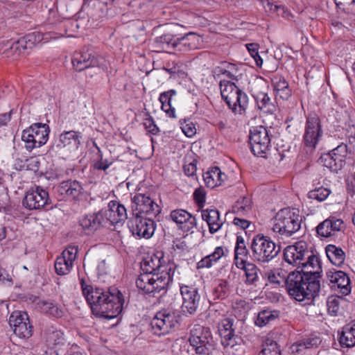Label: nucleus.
Listing matches in <instances>:
<instances>
[{"instance_id":"obj_1","label":"nucleus","mask_w":355,"mask_h":355,"mask_svg":"<svg viewBox=\"0 0 355 355\" xmlns=\"http://www.w3.org/2000/svg\"><path fill=\"white\" fill-rule=\"evenodd\" d=\"M82 291L92 313L97 317L112 319L117 317L123 310L124 299L116 288L105 290L85 284L81 280Z\"/></svg>"},{"instance_id":"obj_2","label":"nucleus","mask_w":355,"mask_h":355,"mask_svg":"<svg viewBox=\"0 0 355 355\" xmlns=\"http://www.w3.org/2000/svg\"><path fill=\"white\" fill-rule=\"evenodd\" d=\"M307 270H295L290 272L286 280V287L288 295L299 302L311 300L318 293L320 289V274H312Z\"/></svg>"},{"instance_id":"obj_3","label":"nucleus","mask_w":355,"mask_h":355,"mask_svg":"<svg viewBox=\"0 0 355 355\" xmlns=\"http://www.w3.org/2000/svg\"><path fill=\"white\" fill-rule=\"evenodd\" d=\"M284 257L288 263L300 267L301 270H308L306 272H311V270H314L316 271L315 274H321L322 271L319 257L308 248V244L304 241L287 246L284 251Z\"/></svg>"},{"instance_id":"obj_4","label":"nucleus","mask_w":355,"mask_h":355,"mask_svg":"<svg viewBox=\"0 0 355 355\" xmlns=\"http://www.w3.org/2000/svg\"><path fill=\"white\" fill-rule=\"evenodd\" d=\"M298 210L290 207L280 209L272 218L271 230L282 236L290 237L301 227Z\"/></svg>"},{"instance_id":"obj_5","label":"nucleus","mask_w":355,"mask_h":355,"mask_svg":"<svg viewBox=\"0 0 355 355\" xmlns=\"http://www.w3.org/2000/svg\"><path fill=\"white\" fill-rule=\"evenodd\" d=\"M220 94L228 107L235 113L243 114L248 106V97L234 83L221 80Z\"/></svg>"},{"instance_id":"obj_6","label":"nucleus","mask_w":355,"mask_h":355,"mask_svg":"<svg viewBox=\"0 0 355 355\" xmlns=\"http://www.w3.org/2000/svg\"><path fill=\"white\" fill-rule=\"evenodd\" d=\"M250 249L252 259L263 263L270 261L281 250L280 246L274 243L270 238L260 234L252 239Z\"/></svg>"},{"instance_id":"obj_7","label":"nucleus","mask_w":355,"mask_h":355,"mask_svg":"<svg viewBox=\"0 0 355 355\" xmlns=\"http://www.w3.org/2000/svg\"><path fill=\"white\" fill-rule=\"evenodd\" d=\"M189 340L198 355H212L216 352V343L208 327L194 325L191 330Z\"/></svg>"},{"instance_id":"obj_8","label":"nucleus","mask_w":355,"mask_h":355,"mask_svg":"<svg viewBox=\"0 0 355 355\" xmlns=\"http://www.w3.org/2000/svg\"><path fill=\"white\" fill-rule=\"evenodd\" d=\"M180 320V315L178 311L171 309H162L151 320V331L157 336L166 335L179 324Z\"/></svg>"},{"instance_id":"obj_9","label":"nucleus","mask_w":355,"mask_h":355,"mask_svg":"<svg viewBox=\"0 0 355 355\" xmlns=\"http://www.w3.org/2000/svg\"><path fill=\"white\" fill-rule=\"evenodd\" d=\"M232 318H224L218 324V332L221 337V343L226 352L233 355H239L242 346L238 343L240 338L236 335V324Z\"/></svg>"},{"instance_id":"obj_10","label":"nucleus","mask_w":355,"mask_h":355,"mask_svg":"<svg viewBox=\"0 0 355 355\" xmlns=\"http://www.w3.org/2000/svg\"><path fill=\"white\" fill-rule=\"evenodd\" d=\"M49 127L46 123H36L22 132L21 139L26 148L31 150L45 144L49 139Z\"/></svg>"},{"instance_id":"obj_11","label":"nucleus","mask_w":355,"mask_h":355,"mask_svg":"<svg viewBox=\"0 0 355 355\" xmlns=\"http://www.w3.org/2000/svg\"><path fill=\"white\" fill-rule=\"evenodd\" d=\"M135 283L139 289L146 293H159L168 286L169 276L166 272L164 274V276L144 272L137 277Z\"/></svg>"},{"instance_id":"obj_12","label":"nucleus","mask_w":355,"mask_h":355,"mask_svg":"<svg viewBox=\"0 0 355 355\" xmlns=\"http://www.w3.org/2000/svg\"><path fill=\"white\" fill-rule=\"evenodd\" d=\"M132 211L135 216L144 214L146 216L155 218L160 212V207L146 193H136L132 198Z\"/></svg>"},{"instance_id":"obj_13","label":"nucleus","mask_w":355,"mask_h":355,"mask_svg":"<svg viewBox=\"0 0 355 355\" xmlns=\"http://www.w3.org/2000/svg\"><path fill=\"white\" fill-rule=\"evenodd\" d=\"M51 203L49 193L40 186L30 188L22 200V205L28 210H41Z\"/></svg>"},{"instance_id":"obj_14","label":"nucleus","mask_w":355,"mask_h":355,"mask_svg":"<svg viewBox=\"0 0 355 355\" xmlns=\"http://www.w3.org/2000/svg\"><path fill=\"white\" fill-rule=\"evenodd\" d=\"M322 136V130L319 117L315 114H309L306 118L303 144L305 147L314 149Z\"/></svg>"},{"instance_id":"obj_15","label":"nucleus","mask_w":355,"mask_h":355,"mask_svg":"<svg viewBox=\"0 0 355 355\" xmlns=\"http://www.w3.org/2000/svg\"><path fill=\"white\" fill-rule=\"evenodd\" d=\"M250 144L251 150L254 155L263 156L270 146V138L268 130L262 126L253 128L250 130Z\"/></svg>"},{"instance_id":"obj_16","label":"nucleus","mask_w":355,"mask_h":355,"mask_svg":"<svg viewBox=\"0 0 355 355\" xmlns=\"http://www.w3.org/2000/svg\"><path fill=\"white\" fill-rule=\"evenodd\" d=\"M141 268L146 273L150 275L164 276V274L166 272L169 276V282L172 280L175 272V266L173 263L162 265L159 257L157 256L146 259L141 266Z\"/></svg>"},{"instance_id":"obj_17","label":"nucleus","mask_w":355,"mask_h":355,"mask_svg":"<svg viewBox=\"0 0 355 355\" xmlns=\"http://www.w3.org/2000/svg\"><path fill=\"white\" fill-rule=\"evenodd\" d=\"M77 252V247H69L56 259L55 261V270L58 275H65L71 271L73 261L76 259Z\"/></svg>"},{"instance_id":"obj_18","label":"nucleus","mask_w":355,"mask_h":355,"mask_svg":"<svg viewBox=\"0 0 355 355\" xmlns=\"http://www.w3.org/2000/svg\"><path fill=\"white\" fill-rule=\"evenodd\" d=\"M180 293L183 300L182 311L191 315L194 314L198 307L200 298L198 290L189 286H182Z\"/></svg>"},{"instance_id":"obj_19","label":"nucleus","mask_w":355,"mask_h":355,"mask_svg":"<svg viewBox=\"0 0 355 355\" xmlns=\"http://www.w3.org/2000/svg\"><path fill=\"white\" fill-rule=\"evenodd\" d=\"M154 218L146 216L143 217L138 215L136 216L135 223L132 225V232L139 237L150 239L154 234L156 227V223Z\"/></svg>"},{"instance_id":"obj_20","label":"nucleus","mask_w":355,"mask_h":355,"mask_svg":"<svg viewBox=\"0 0 355 355\" xmlns=\"http://www.w3.org/2000/svg\"><path fill=\"white\" fill-rule=\"evenodd\" d=\"M326 277L332 288L340 289V292L344 295L350 293V279L346 272L331 269L327 272Z\"/></svg>"},{"instance_id":"obj_21","label":"nucleus","mask_w":355,"mask_h":355,"mask_svg":"<svg viewBox=\"0 0 355 355\" xmlns=\"http://www.w3.org/2000/svg\"><path fill=\"white\" fill-rule=\"evenodd\" d=\"M169 216L178 227L184 232H190L196 227V218L184 209L173 210Z\"/></svg>"},{"instance_id":"obj_22","label":"nucleus","mask_w":355,"mask_h":355,"mask_svg":"<svg viewBox=\"0 0 355 355\" xmlns=\"http://www.w3.org/2000/svg\"><path fill=\"white\" fill-rule=\"evenodd\" d=\"M81 133L74 130L64 131L59 137V141L52 149L60 150L67 148L69 150H76L80 145Z\"/></svg>"},{"instance_id":"obj_23","label":"nucleus","mask_w":355,"mask_h":355,"mask_svg":"<svg viewBox=\"0 0 355 355\" xmlns=\"http://www.w3.org/2000/svg\"><path fill=\"white\" fill-rule=\"evenodd\" d=\"M103 215L106 217V223L114 225L127 218L125 207L119 202L112 200L108 204V209L103 210Z\"/></svg>"},{"instance_id":"obj_24","label":"nucleus","mask_w":355,"mask_h":355,"mask_svg":"<svg viewBox=\"0 0 355 355\" xmlns=\"http://www.w3.org/2000/svg\"><path fill=\"white\" fill-rule=\"evenodd\" d=\"M80 225L86 234H90L107 225L106 217H105L103 211L101 210L98 213L83 216L80 220Z\"/></svg>"},{"instance_id":"obj_25","label":"nucleus","mask_w":355,"mask_h":355,"mask_svg":"<svg viewBox=\"0 0 355 355\" xmlns=\"http://www.w3.org/2000/svg\"><path fill=\"white\" fill-rule=\"evenodd\" d=\"M344 228L345 225L343 220L335 217H329L318 225L316 231L320 236L329 237Z\"/></svg>"},{"instance_id":"obj_26","label":"nucleus","mask_w":355,"mask_h":355,"mask_svg":"<svg viewBox=\"0 0 355 355\" xmlns=\"http://www.w3.org/2000/svg\"><path fill=\"white\" fill-rule=\"evenodd\" d=\"M201 216L202 220L207 222L211 234L218 232L223 224L219 211L216 209H203L201 211Z\"/></svg>"},{"instance_id":"obj_27","label":"nucleus","mask_w":355,"mask_h":355,"mask_svg":"<svg viewBox=\"0 0 355 355\" xmlns=\"http://www.w3.org/2000/svg\"><path fill=\"white\" fill-rule=\"evenodd\" d=\"M96 63L97 62L94 58L91 60V53L89 51L76 53L72 60L73 67L78 71H88L91 67H94Z\"/></svg>"},{"instance_id":"obj_28","label":"nucleus","mask_w":355,"mask_h":355,"mask_svg":"<svg viewBox=\"0 0 355 355\" xmlns=\"http://www.w3.org/2000/svg\"><path fill=\"white\" fill-rule=\"evenodd\" d=\"M83 187L76 180L62 182L58 187V192L64 196L78 198L82 193Z\"/></svg>"},{"instance_id":"obj_29","label":"nucleus","mask_w":355,"mask_h":355,"mask_svg":"<svg viewBox=\"0 0 355 355\" xmlns=\"http://www.w3.org/2000/svg\"><path fill=\"white\" fill-rule=\"evenodd\" d=\"M236 265L245 271V283L248 285H256L259 280L258 272L259 271L257 266L252 263L247 262L243 258L240 262L236 263Z\"/></svg>"},{"instance_id":"obj_30","label":"nucleus","mask_w":355,"mask_h":355,"mask_svg":"<svg viewBox=\"0 0 355 355\" xmlns=\"http://www.w3.org/2000/svg\"><path fill=\"white\" fill-rule=\"evenodd\" d=\"M226 175L222 173L218 167L212 168L203 175L206 185L210 188H214L221 185L226 180Z\"/></svg>"},{"instance_id":"obj_31","label":"nucleus","mask_w":355,"mask_h":355,"mask_svg":"<svg viewBox=\"0 0 355 355\" xmlns=\"http://www.w3.org/2000/svg\"><path fill=\"white\" fill-rule=\"evenodd\" d=\"M339 343L342 347H352L355 345V320L343 328Z\"/></svg>"},{"instance_id":"obj_32","label":"nucleus","mask_w":355,"mask_h":355,"mask_svg":"<svg viewBox=\"0 0 355 355\" xmlns=\"http://www.w3.org/2000/svg\"><path fill=\"white\" fill-rule=\"evenodd\" d=\"M325 252L329 261L335 266H340L345 260V253L340 247L335 245H328Z\"/></svg>"},{"instance_id":"obj_33","label":"nucleus","mask_w":355,"mask_h":355,"mask_svg":"<svg viewBox=\"0 0 355 355\" xmlns=\"http://www.w3.org/2000/svg\"><path fill=\"white\" fill-rule=\"evenodd\" d=\"M272 84L277 96H279L283 100H287L291 96L288 83L284 78H275Z\"/></svg>"},{"instance_id":"obj_34","label":"nucleus","mask_w":355,"mask_h":355,"mask_svg":"<svg viewBox=\"0 0 355 355\" xmlns=\"http://www.w3.org/2000/svg\"><path fill=\"white\" fill-rule=\"evenodd\" d=\"M189 36H193L199 40V37L196 36L194 33L191 32L181 37H178L177 35L174 36L171 34H165L157 37L156 39V42L158 44H178L180 41L187 40ZM197 42H199V41ZM201 42V38L200 37V43Z\"/></svg>"},{"instance_id":"obj_35","label":"nucleus","mask_w":355,"mask_h":355,"mask_svg":"<svg viewBox=\"0 0 355 355\" xmlns=\"http://www.w3.org/2000/svg\"><path fill=\"white\" fill-rule=\"evenodd\" d=\"M257 105L259 109L263 112L272 114L276 110L275 105L271 102L270 98L266 93L259 94L257 98Z\"/></svg>"},{"instance_id":"obj_36","label":"nucleus","mask_w":355,"mask_h":355,"mask_svg":"<svg viewBox=\"0 0 355 355\" xmlns=\"http://www.w3.org/2000/svg\"><path fill=\"white\" fill-rule=\"evenodd\" d=\"M230 286L227 281L218 279L217 284L213 290L214 300H223L228 296Z\"/></svg>"},{"instance_id":"obj_37","label":"nucleus","mask_w":355,"mask_h":355,"mask_svg":"<svg viewBox=\"0 0 355 355\" xmlns=\"http://www.w3.org/2000/svg\"><path fill=\"white\" fill-rule=\"evenodd\" d=\"M329 153L336 159L338 164L343 168L345 164V159L348 155V148L347 144L342 143Z\"/></svg>"},{"instance_id":"obj_38","label":"nucleus","mask_w":355,"mask_h":355,"mask_svg":"<svg viewBox=\"0 0 355 355\" xmlns=\"http://www.w3.org/2000/svg\"><path fill=\"white\" fill-rule=\"evenodd\" d=\"M266 8L268 9V11L275 12L277 15L281 16L287 20H291L293 17L291 11L284 6L276 5L268 1Z\"/></svg>"},{"instance_id":"obj_39","label":"nucleus","mask_w":355,"mask_h":355,"mask_svg":"<svg viewBox=\"0 0 355 355\" xmlns=\"http://www.w3.org/2000/svg\"><path fill=\"white\" fill-rule=\"evenodd\" d=\"M251 209V200L247 197H243L242 199L239 200L236 204L232 207V212L242 216L248 212Z\"/></svg>"},{"instance_id":"obj_40","label":"nucleus","mask_w":355,"mask_h":355,"mask_svg":"<svg viewBox=\"0 0 355 355\" xmlns=\"http://www.w3.org/2000/svg\"><path fill=\"white\" fill-rule=\"evenodd\" d=\"M235 257L234 259L236 263L240 262L241 259H244L248 254V250L246 248L244 239L241 236H238L236 238V243L235 247Z\"/></svg>"},{"instance_id":"obj_41","label":"nucleus","mask_w":355,"mask_h":355,"mask_svg":"<svg viewBox=\"0 0 355 355\" xmlns=\"http://www.w3.org/2000/svg\"><path fill=\"white\" fill-rule=\"evenodd\" d=\"M319 162L322 165L329 168L333 172H338L342 168L330 153L322 155L320 157Z\"/></svg>"},{"instance_id":"obj_42","label":"nucleus","mask_w":355,"mask_h":355,"mask_svg":"<svg viewBox=\"0 0 355 355\" xmlns=\"http://www.w3.org/2000/svg\"><path fill=\"white\" fill-rule=\"evenodd\" d=\"M26 321H28L27 313L21 311L12 312L9 318V324L12 329L19 327Z\"/></svg>"},{"instance_id":"obj_43","label":"nucleus","mask_w":355,"mask_h":355,"mask_svg":"<svg viewBox=\"0 0 355 355\" xmlns=\"http://www.w3.org/2000/svg\"><path fill=\"white\" fill-rule=\"evenodd\" d=\"M259 355H281L277 343L271 340H267L263 345Z\"/></svg>"},{"instance_id":"obj_44","label":"nucleus","mask_w":355,"mask_h":355,"mask_svg":"<svg viewBox=\"0 0 355 355\" xmlns=\"http://www.w3.org/2000/svg\"><path fill=\"white\" fill-rule=\"evenodd\" d=\"M331 193V191L323 187L316 188L308 193V197L310 199L316 200L319 202L324 201Z\"/></svg>"},{"instance_id":"obj_45","label":"nucleus","mask_w":355,"mask_h":355,"mask_svg":"<svg viewBox=\"0 0 355 355\" xmlns=\"http://www.w3.org/2000/svg\"><path fill=\"white\" fill-rule=\"evenodd\" d=\"M275 315L272 311L268 310H263L260 311L255 320V324L261 327L266 325L270 321L275 319Z\"/></svg>"},{"instance_id":"obj_46","label":"nucleus","mask_w":355,"mask_h":355,"mask_svg":"<svg viewBox=\"0 0 355 355\" xmlns=\"http://www.w3.org/2000/svg\"><path fill=\"white\" fill-rule=\"evenodd\" d=\"M13 332L19 338H29L32 335L33 327L28 321L12 329Z\"/></svg>"},{"instance_id":"obj_47","label":"nucleus","mask_w":355,"mask_h":355,"mask_svg":"<svg viewBox=\"0 0 355 355\" xmlns=\"http://www.w3.org/2000/svg\"><path fill=\"white\" fill-rule=\"evenodd\" d=\"M343 300L342 297L338 296H330L327 302L328 312L334 315H336L339 310L340 302Z\"/></svg>"},{"instance_id":"obj_48","label":"nucleus","mask_w":355,"mask_h":355,"mask_svg":"<svg viewBox=\"0 0 355 355\" xmlns=\"http://www.w3.org/2000/svg\"><path fill=\"white\" fill-rule=\"evenodd\" d=\"M235 65L231 63H227V69L223 67H216L214 72L216 76L224 75L225 77L232 80L235 79V74L233 73V71L235 70Z\"/></svg>"},{"instance_id":"obj_49","label":"nucleus","mask_w":355,"mask_h":355,"mask_svg":"<svg viewBox=\"0 0 355 355\" xmlns=\"http://www.w3.org/2000/svg\"><path fill=\"white\" fill-rule=\"evenodd\" d=\"M94 146L96 147L97 150H98V160L95 162L94 166V168L95 169H97V170H103V171H105L106 169H107L112 164V162L107 160V159H104L103 158V154H102V152L100 149L99 147H98L96 146V144L94 143Z\"/></svg>"},{"instance_id":"obj_50","label":"nucleus","mask_w":355,"mask_h":355,"mask_svg":"<svg viewBox=\"0 0 355 355\" xmlns=\"http://www.w3.org/2000/svg\"><path fill=\"white\" fill-rule=\"evenodd\" d=\"M305 348L311 349L317 347L321 343V339L319 336L312 334L308 338L302 339Z\"/></svg>"},{"instance_id":"obj_51","label":"nucleus","mask_w":355,"mask_h":355,"mask_svg":"<svg viewBox=\"0 0 355 355\" xmlns=\"http://www.w3.org/2000/svg\"><path fill=\"white\" fill-rule=\"evenodd\" d=\"M144 125L148 132L153 135H157L159 131L153 117L149 114H148V117L145 119Z\"/></svg>"},{"instance_id":"obj_52","label":"nucleus","mask_w":355,"mask_h":355,"mask_svg":"<svg viewBox=\"0 0 355 355\" xmlns=\"http://www.w3.org/2000/svg\"><path fill=\"white\" fill-rule=\"evenodd\" d=\"M250 55L254 59L257 66L261 67L263 64V60L259 55L257 46H245Z\"/></svg>"},{"instance_id":"obj_53","label":"nucleus","mask_w":355,"mask_h":355,"mask_svg":"<svg viewBox=\"0 0 355 355\" xmlns=\"http://www.w3.org/2000/svg\"><path fill=\"white\" fill-rule=\"evenodd\" d=\"M193 198L198 207H202L205 202V191L203 189L198 188L193 193Z\"/></svg>"},{"instance_id":"obj_54","label":"nucleus","mask_w":355,"mask_h":355,"mask_svg":"<svg viewBox=\"0 0 355 355\" xmlns=\"http://www.w3.org/2000/svg\"><path fill=\"white\" fill-rule=\"evenodd\" d=\"M182 132L188 137H193L196 133L195 125L191 122L185 121L181 126Z\"/></svg>"},{"instance_id":"obj_55","label":"nucleus","mask_w":355,"mask_h":355,"mask_svg":"<svg viewBox=\"0 0 355 355\" xmlns=\"http://www.w3.org/2000/svg\"><path fill=\"white\" fill-rule=\"evenodd\" d=\"M107 8L106 6L101 3H98L95 5V9L92 12V15L94 17L101 18L106 15Z\"/></svg>"},{"instance_id":"obj_56","label":"nucleus","mask_w":355,"mask_h":355,"mask_svg":"<svg viewBox=\"0 0 355 355\" xmlns=\"http://www.w3.org/2000/svg\"><path fill=\"white\" fill-rule=\"evenodd\" d=\"M176 94L174 89H171L160 94L159 100L162 104H171V98Z\"/></svg>"},{"instance_id":"obj_57","label":"nucleus","mask_w":355,"mask_h":355,"mask_svg":"<svg viewBox=\"0 0 355 355\" xmlns=\"http://www.w3.org/2000/svg\"><path fill=\"white\" fill-rule=\"evenodd\" d=\"M38 40L40 39V35H37ZM39 40H36V35L35 33L27 35L26 37L17 40L16 42L17 44L19 43H25L27 44L28 43H31V44H35L36 42H38Z\"/></svg>"},{"instance_id":"obj_58","label":"nucleus","mask_w":355,"mask_h":355,"mask_svg":"<svg viewBox=\"0 0 355 355\" xmlns=\"http://www.w3.org/2000/svg\"><path fill=\"white\" fill-rule=\"evenodd\" d=\"M214 261L211 259L209 255H207L202 258L200 261L197 263V268H209L212 266Z\"/></svg>"},{"instance_id":"obj_59","label":"nucleus","mask_w":355,"mask_h":355,"mask_svg":"<svg viewBox=\"0 0 355 355\" xmlns=\"http://www.w3.org/2000/svg\"><path fill=\"white\" fill-rule=\"evenodd\" d=\"M214 261V263H216L222 257L225 255V252L223 247H217L216 248L214 252L211 253V254H209Z\"/></svg>"},{"instance_id":"obj_60","label":"nucleus","mask_w":355,"mask_h":355,"mask_svg":"<svg viewBox=\"0 0 355 355\" xmlns=\"http://www.w3.org/2000/svg\"><path fill=\"white\" fill-rule=\"evenodd\" d=\"M48 314L55 318H61L63 315V311L57 304H55L53 302H51V308Z\"/></svg>"},{"instance_id":"obj_61","label":"nucleus","mask_w":355,"mask_h":355,"mask_svg":"<svg viewBox=\"0 0 355 355\" xmlns=\"http://www.w3.org/2000/svg\"><path fill=\"white\" fill-rule=\"evenodd\" d=\"M184 171L187 176H193L196 171V165L194 162L186 164L184 166Z\"/></svg>"},{"instance_id":"obj_62","label":"nucleus","mask_w":355,"mask_h":355,"mask_svg":"<svg viewBox=\"0 0 355 355\" xmlns=\"http://www.w3.org/2000/svg\"><path fill=\"white\" fill-rule=\"evenodd\" d=\"M303 344L304 342L302 340L293 343L291 347V352L293 353L299 354L304 351V349H307L306 348H305V345H304Z\"/></svg>"},{"instance_id":"obj_63","label":"nucleus","mask_w":355,"mask_h":355,"mask_svg":"<svg viewBox=\"0 0 355 355\" xmlns=\"http://www.w3.org/2000/svg\"><path fill=\"white\" fill-rule=\"evenodd\" d=\"M233 223L243 230L248 227L250 224V221L245 219L240 218L239 217H235L234 218Z\"/></svg>"},{"instance_id":"obj_64","label":"nucleus","mask_w":355,"mask_h":355,"mask_svg":"<svg viewBox=\"0 0 355 355\" xmlns=\"http://www.w3.org/2000/svg\"><path fill=\"white\" fill-rule=\"evenodd\" d=\"M37 306L39 309H41L42 311L49 313L51 308V302L40 301L37 303Z\"/></svg>"}]
</instances>
